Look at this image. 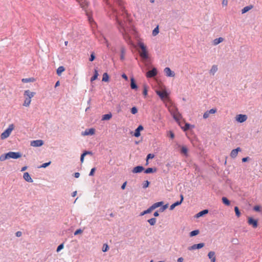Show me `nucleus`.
<instances>
[{
  "label": "nucleus",
  "mask_w": 262,
  "mask_h": 262,
  "mask_svg": "<svg viewBox=\"0 0 262 262\" xmlns=\"http://www.w3.org/2000/svg\"><path fill=\"white\" fill-rule=\"evenodd\" d=\"M113 1L114 3L120 7V12H118L117 10L115 9L112 5H110V7L111 8L115 15L116 23L120 32L123 34L125 32L124 23L119 18V15H121L123 18H127L128 13L123 6V2L122 0Z\"/></svg>",
  "instance_id": "f257e3e1"
},
{
  "label": "nucleus",
  "mask_w": 262,
  "mask_h": 262,
  "mask_svg": "<svg viewBox=\"0 0 262 262\" xmlns=\"http://www.w3.org/2000/svg\"><path fill=\"white\" fill-rule=\"evenodd\" d=\"M138 47L140 57L142 61L145 63L144 66H149L151 63V59L149 56L147 47L142 42H139Z\"/></svg>",
  "instance_id": "f03ea898"
},
{
  "label": "nucleus",
  "mask_w": 262,
  "mask_h": 262,
  "mask_svg": "<svg viewBox=\"0 0 262 262\" xmlns=\"http://www.w3.org/2000/svg\"><path fill=\"white\" fill-rule=\"evenodd\" d=\"M35 95V92H30L29 90H26L24 92L25 100L23 105L28 107L30 105L31 102V98Z\"/></svg>",
  "instance_id": "7ed1b4c3"
},
{
  "label": "nucleus",
  "mask_w": 262,
  "mask_h": 262,
  "mask_svg": "<svg viewBox=\"0 0 262 262\" xmlns=\"http://www.w3.org/2000/svg\"><path fill=\"white\" fill-rule=\"evenodd\" d=\"M14 128V125L13 124H10L8 128L6 129L1 135V138L2 140L7 138L11 134L12 131Z\"/></svg>",
  "instance_id": "20e7f679"
},
{
  "label": "nucleus",
  "mask_w": 262,
  "mask_h": 262,
  "mask_svg": "<svg viewBox=\"0 0 262 262\" xmlns=\"http://www.w3.org/2000/svg\"><path fill=\"white\" fill-rule=\"evenodd\" d=\"M156 93L163 101L169 99L168 94L165 90L157 91Z\"/></svg>",
  "instance_id": "39448f33"
},
{
  "label": "nucleus",
  "mask_w": 262,
  "mask_h": 262,
  "mask_svg": "<svg viewBox=\"0 0 262 262\" xmlns=\"http://www.w3.org/2000/svg\"><path fill=\"white\" fill-rule=\"evenodd\" d=\"M7 156L9 159H16L21 157V154L19 152L10 151L7 153Z\"/></svg>",
  "instance_id": "423d86ee"
},
{
  "label": "nucleus",
  "mask_w": 262,
  "mask_h": 262,
  "mask_svg": "<svg viewBox=\"0 0 262 262\" xmlns=\"http://www.w3.org/2000/svg\"><path fill=\"white\" fill-rule=\"evenodd\" d=\"M236 120L240 123L244 122L247 119V116L246 115L239 114L236 115L235 117Z\"/></svg>",
  "instance_id": "0eeeda50"
},
{
  "label": "nucleus",
  "mask_w": 262,
  "mask_h": 262,
  "mask_svg": "<svg viewBox=\"0 0 262 262\" xmlns=\"http://www.w3.org/2000/svg\"><path fill=\"white\" fill-rule=\"evenodd\" d=\"M248 223L249 225H251L254 228H256L258 226L257 221L251 217H248Z\"/></svg>",
  "instance_id": "6e6552de"
},
{
  "label": "nucleus",
  "mask_w": 262,
  "mask_h": 262,
  "mask_svg": "<svg viewBox=\"0 0 262 262\" xmlns=\"http://www.w3.org/2000/svg\"><path fill=\"white\" fill-rule=\"evenodd\" d=\"M43 144V141L41 140H33L31 142V146L33 147L41 146Z\"/></svg>",
  "instance_id": "1a4fd4ad"
},
{
  "label": "nucleus",
  "mask_w": 262,
  "mask_h": 262,
  "mask_svg": "<svg viewBox=\"0 0 262 262\" xmlns=\"http://www.w3.org/2000/svg\"><path fill=\"white\" fill-rule=\"evenodd\" d=\"M157 74V71L156 68H153L152 70L149 71L146 73V76L148 78H151L155 76Z\"/></svg>",
  "instance_id": "9d476101"
},
{
  "label": "nucleus",
  "mask_w": 262,
  "mask_h": 262,
  "mask_svg": "<svg viewBox=\"0 0 262 262\" xmlns=\"http://www.w3.org/2000/svg\"><path fill=\"white\" fill-rule=\"evenodd\" d=\"M164 72L168 77H174L175 75L174 72L172 71L168 67H166L164 69Z\"/></svg>",
  "instance_id": "9b49d317"
},
{
  "label": "nucleus",
  "mask_w": 262,
  "mask_h": 262,
  "mask_svg": "<svg viewBox=\"0 0 262 262\" xmlns=\"http://www.w3.org/2000/svg\"><path fill=\"white\" fill-rule=\"evenodd\" d=\"M180 197H181V200L180 201H177V202H175L174 203H173L170 206V210H173L175 208V207L180 205L182 203V202L184 200L183 195L182 194H181Z\"/></svg>",
  "instance_id": "f8f14e48"
},
{
  "label": "nucleus",
  "mask_w": 262,
  "mask_h": 262,
  "mask_svg": "<svg viewBox=\"0 0 262 262\" xmlns=\"http://www.w3.org/2000/svg\"><path fill=\"white\" fill-rule=\"evenodd\" d=\"M95 129L93 128H91L86 129L82 134L83 136L93 135L95 134Z\"/></svg>",
  "instance_id": "ddd939ff"
},
{
  "label": "nucleus",
  "mask_w": 262,
  "mask_h": 262,
  "mask_svg": "<svg viewBox=\"0 0 262 262\" xmlns=\"http://www.w3.org/2000/svg\"><path fill=\"white\" fill-rule=\"evenodd\" d=\"M241 151V149L240 147H237L236 149H233L230 153L231 157L232 158H235L237 156L238 152Z\"/></svg>",
  "instance_id": "4468645a"
},
{
  "label": "nucleus",
  "mask_w": 262,
  "mask_h": 262,
  "mask_svg": "<svg viewBox=\"0 0 262 262\" xmlns=\"http://www.w3.org/2000/svg\"><path fill=\"white\" fill-rule=\"evenodd\" d=\"M204 246V243H200L198 244H194V245H192V246H191L190 247H189L188 249L190 250H195L196 249L202 248Z\"/></svg>",
  "instance_id": "2eb2a0df"
},
{
  "label": "nucleus",
  "mask_w": 262,
  "mask_h": 262,
  "mask_svg": "<svg viewBox=\"0 0 262 262\" xmlns=\"http://www.w3.org/2000/svg\"><path fill=\"white\" fill-rule=\"evenodd\" d=\"M143 129V127L142 125H139L137 128L135 130L134 136L136 137H138L140 136V131Z\"/></svg>",
  "instance_id": "dca6fc26"
},
{
  "label": "nucleus",
  "mask_w": 262,
  "mask_h": 262,
  "mask_svg": "<svg viewBox=\"0 0 262 262\" xmlns=\"http://www.w3.org/2000/svg\"><path fill=\"white\" fill-rule=\"evenodd\" d=\"M144 170V168L141 166H138L134 168L132 171L133 173H139L142 172Z\"/></svg>",
  "instance_id": "f3484780"
},
{
  "label": "nucleus",
  "mask_w": 262,
  "mask_h": 262,
  "mask_svg": "<svg viewBox=\"0 0 262 262\" xmlns=\"http://www.w3.org/2000/svg\"><path fill=\"white\" fill-rule=\"evenodd\" d=\"M23 178L27 182H33V180L31 178L29 173L27 172L24 173Z\"/></svg>",
  "instance_id": "a211bd4d"
},
{
  "label": "nucleus",
  "mask_w": 262,
  "mask_h": 262,
  "mask_svg": "<svg viewBox=\"0 0 262 262\" xmlns=\"http://www.w3.org/2000/svg\"><path fill=\"white\" fill-rule=\"evenodd\" d=\"M208 256L210 259L211 262H215L216 258L215 256V253L213 251H210L208 253Z\"/></svg>",
  "instance_id": "6ab92c4d"
},
{
  "label": "nucleus",
  "mask_w": 262,
  "mask_h": 262,
  "mask_svg": "<svg viewBox=\"0 0 262 262\" xmlns=\"http://www.w3.org/2000/svg\"><path fill=\"white\" fill-rule=\"evenodd\" d=\"M125 49L124 47L122 46L121 47V49H120V52H121V54H120V60H123L124 59V55H125Z\"/></svg>",
  "instance_id": "aec40b11"
},
{
  "label": "nucleus",
  "mask_w": 262,
  "mask_h": 262,
  "mask_svg": "<svg viewBox=\"0 0 262 262\" xmlns=\"http://www.w3.org/2000/svg\"><path fill=\"white\" fill-rule=\"evenodd\" d=\"M223 40H224V38L221 37L215 38L213 41V45H214V46L217 45L220 43L222 42Z\"/></svg>",
  "instance_id": "412c9836"
},
{
  "label": "nucleus",
  "mask_w": 262,
  "mask_h": 262,
  "mask_svg": "<svg viewBox=\"0 0 262 262\" xmlns=\"http://www.w3.org/2000/svg\"><path fill=\"white\" fill-rule=\"evenodd\" d=\"M154 208L152 207V205L147 210H144V211L142 212L140 214L141 216H143L146 214L150 213L153 210Z\"/></svg>",
  "instance_id": "4be33fe9"
},
{
  "label": "nucleus",
  "mask_w": 262,
  "mask_h": 262,
  "mask_svg": "<svg viewBox=\"0 0 262 262\" xmlns=\"http://www.w3.org/2000/svg\"><path fill=\"white\" fill-rule=\"evenodd\" d=\"M253 8V6L252 5H249L245 7L242 10V13L244 14L251 10Z\"/></svg>",
  "instance_id": "5701e85b"
},
{
  "label": "nucleus",
  "mask_w": 262,
  "mask_h": 262,
  "mask_svg": "<svg viewBox=\"0 0 262 262\" xmlns=\"http://www.w3.org/2000/svg\"><path fill=\"white\" fill-rule=\"evenodd\" d=\"M168 110L172 116L173 115V114H176L177 112H178L177 110L173 106L169 107Z\"/></svg>",
  "instance_id": "b1692460"
},
{
  "label": "nucleus",
  "mask_w": 262,
  "mask_h": 262,
  "mask_svg": "<svg viewBox=\"0 0 262 262\" xmlns=\"http://www.w3.org/2000/svg\"><path fill=\"white\" fill-rule=\"evenodd\" d=\"M112 117V115L111 113L103 115L102 120H110Z\"/></svg>",
  "instance_id": "393cba45"
},
{
  "label": "nucleus",
  "mask_w": 262,
  "mask_h": 262,
  "mask_svg": "<svg viewBox=\"0 0 262 262\" xmlns=\"http://www.w3.org/2000/svg\"><path fill=\"white\" fill-rule=\"evenodd\" d=\"M131 83H130V87L132 89H137V85L135 83V81L134 80V78L132 77L130 79Z\"/></svg>",
  "instance_id": "a878e982"
},
{
  "label": "nucleus",
  "mask_w": 262,
  "mask_h": 262,
  "mask_svg": "<svg viewBox=\"0 0 262 262\" xmlns=\"http://www.w3.org/2000/svg\"><path fill=\"white\" fill-rule=\"evenodd\" d=\"M208 212V210L207 209L204 210L202 211H200L198 213L196 214V217H199L200 216H202L204 214H207Z\"/></svg>",
  "instance_id": "bb28decb"
},
{
  "label": "nucleus",
  "mask_w": 262,
  "mask_h": 262,
  "mask_svg": "<svg viewBox=\"0 0 262 262\" xmlns=\"http://www.w3.org/2000/svg\"><path fill=\"white\" fill-rule=\"evenodd\" d=\"M172 116L173 118L177 121L179 120L181 118V115L179 112H177L176 114H173Z\"/></svg>",
  "instance_id": "cd10ccee"
},
{
  "label": "nucleus",
  "mask_w": 262,
  "mask_h": 262,
  "mask_svg": "<svg viewBox=\"0 0 262 262\" xmlns=\"http://www.w3.org/2000/svg\"><path fill=\"white\" fill-rule=\"evenodd\" d=\"M172 116L173 118L177 121L179 120L181 118V115L179 112H177L176 114H173Z\"/></svg>",
  "instance_id": "c85d7f7f"
},
{
  "label": "nucleus",
  "mask_w": 262,
  "mask_h": 262,
  "mask_svg": "<svg viewBox=\"0 0 262 262\" xmlns=\"http://www.w3.org/2000/svg\"><path fill=\"white\" fill-rule=\"evenodd\" d=\"M222 202L223 203L227 205V206H229L230 204V201L228 200V199L226 197H223L222 199Z\"/></svg>",
  "instance_id": "c756f323"
},
{
  "label": "nucleus",
  "mask_w": 262,
  "mask_h": 262,
  "mask_svg": "<svg viewBox=\"0 0 262 262\" xmlns=\"http://www.w3.org/2000/svg\"><path fill=\"white\" fill-rule=\"evenodd\" d=\"M109 80V77L108 74L106 73H104L103 74L102 79V80L104 82H107Z\"/></svg>",
  "instance_id": "7c9ffc66"
},
{
  "label": "nucleus",
  "mask_w": 262,
  "mask_h": 262,
  "mask_svg": "<svg viewBox=\"0 0 262 262\" xmlns=\"http://www.w3.org/2000/svg\"><path fill=\"white\" fill-rule=\"evenodd\" d=\"M88 19H89V21L91 25L92 28H93L94 27H95L96 26V23L94 21V20L93 19V18L92 17H91L90 16H89Z\"/></svg>",
  "instance_id": "2f4dec72"
},
{
  "label": "nucleus",
  "mask_w": 262,
  "mask_h": 262,
  "mask_svg": "<svg viewBox=\"0 0 262 262\" xmlns=\"http://www.w3.org/2000/svg\"><path fill=\"white\" fill-rule=\"evenodd\" d=\"M65 70L64 67H59L57 70V74L60 75Z\"/></svg>",
  "instance_id": "473e14b6"
},
{
  "label": "nucleus",
  "mask_w": 262,
  "mask_h": 262,
  "mask_svg": "<svg viewBox=\"0 0 262 262\" xmlns=\"http://www.w3.org/2000/svg\"><path fill=\"white\" fill-rule=\"evenodd\" d=\"M163 202H157V203L154 204L152 205V206L154 208V209H155L162 206L163 205Z\"/></svg>",
  "instance_id": "72a5a7b5"
},
{
  "label": "nucleus",
  "mask_w": 262,
  "mask_h": 262,
  "mask_svg": "<svg viewBox=\"0 0 262 262\" xmlns=\"http://www.w3.org/2000/svg\"><path fill=\"white\" fill-rule=\"evenodd\" d=\"M159 32V29L158 26H157L152 31V34L153 36H156Z\"/></svg>",
  "instance_id": "f704fd0d"
},
{
  "label": "nucleus",
  "mask_w": 262,
  "mask_h": 262,
  "mask_svg": "<svg viewBox=\"0 0 262 262\" xmlns=\"http://www.w3.org/2000/svg\"><path fill=\"white\" fill-rule=\"evenodd\" d=\"M156 221L157 220L155 218H151L150 219H149L147 221L150 225L154 226L155 225Z\"/></svg>",
  "instance_id": "c9c22d12"
},
{
  "label": "nucleus",
  "mask_w": 262,
  "mask_h": 262,
  "mask_svg": "<svg viewBox=\"0 0 262 262\" xmlns=\"http://www.w3.org/2000/svg\"><path fill=\"white\" fill-rule=\"evenodd\" d=\"M156 171V168L153 169L152 168H148L145 170V172L146 173H152V172H154Z\"/></svg>",
  "instance_id": "e433bc0d"
},
{
  "label": "nucleus",
  "mask_w": 262,
  "mask_h": 262,
  "mask_svg": "<svg viewBox=\"0 0 262 262\" xmlns=\"http://www.w3.org/2000/svg\"><path fill=\"white\" fill-rule=\"evenodd\" d=\"M98 71L97 70H95V73H94V76L91 78V81H93L94 80H95L97 77H98Z\"/></svg>",
  "instance_id": "4c0bfd02"
},
{
  "label": "nucleus",
  "mask_w": 262,
  "mask_h": 262,
  "mask_svg": "<svg viewBox=\"0 0 262 262\" xmlns=\"http://www.w3.org/2000/svg\"><path fill=\"white\" fill-rule=\"evenodd\" d=\"M181 152L182 154H183L184 155L186 156L187 155V152H188V149H187V147L185 146H183L181 148Z\"/></svg>",
  "instance_id": "58836bf2"
},
{
  "label": "nucleus",
  "mask_w": 262,
  "mask_h": 262,
  "mask_svg": "<svg viewBox=\"0 0 262 262\" xmlns=\"http://www.w3.org/2000/svg\"><path fill=\"white\" fill-rule=\"evenodd\" d=\"M22 82H24V83H26V82H33L34 81V79L33 78H23L22 80H21Z\"/></svg>",
  "instance_id": "ea45409f"
},
{
  "label": "nucleus",
  "mask_w": 262,
  "mask_h": 262,
  "mask_svg": "<svg viewBox=\"0 0 262 262\" xmlns=\"http://www.w3.org/2000/svg\"><path fill=\"white\" fill-rule=\"evenodd\" d=\"M199 233V230H193V231L190 232L189 234H190V236L192 237V236H194L198 235Z\"/></svg>",
  "instance_id": "a19ab883"
},
{
  "label": "nucleus",
  "mask_w": 262,
  "mask_h": 262,
  "mask_svg": "<svg viewBox=\"0 0 262 262\" xmlns=\"http://www.w3.org/2000/svg\"><path fill=\"white\" fill-rule=\"evenodd\" d=\"M7 159H8L7 153L5 154H3L0 156V161H3Z\"/></svg>",
  "instance_id": "79ce46f5"
},
{
  "label": "nucleus",
  "mask_w": 262,
  "mask_h": 262,
  "mask_svg": "<svg viewBox=\"0 0 262 262\" xmlns=\"http://www.w3.org/2000/svg\"><path fill=\"white\" fill-rule=\"evenodd\" d=\"M234 211H235V214L237 216V217H239L241 216V212L239 210L238 207L235 206L234 207Z\"/></svg>",
  "instance_id": "37998d69"
},
{
  "label": "nucleus",
  "mask_w": 262,
  "mask_h": 262,
  "mask_svg": "<svg viewBox=\"0 0 262 262\" xmlns=\"http://www.w3.org/2000/svg\"><path fill=\"white\" fill-rule=\"evenodd\" d=\"M217 68L216 67H213L210 70V73L212 75H214V73L217 71Z\"/></svg>",
  "instance_id": "c03bdc74"
},
{
  "label": "nucleus",
  "mask_w": 262,
  "mask_h": 262,
  "mask_svg": "<svg viewBox=\"0 0 262 262\" xmlns=\"http://www.w3.org/2000/svg\"><path fill=\"white\" fill-rule=\"evenodd\" d=\"M137 112H138V110L136 107H133L131 108V113L133 114H136V113H137Z\"/></svg>",
  "instance_id": "a18cd8bd"
},
{
  "label": "nucleus",
  "mask_w": 262,
  "mask_h": 262,
  "mask_svg": "<svg viewBox=\"0 0 262 262\" xmlns=\"http://www.w3.org/2000/svg\"><path fill=\"white\" fill-rule=\"evenodd\" d=\"M143 94L146 96L147 95V86L146 85H144V90L143 92Z\"/></svg>",
  "instance_id": "49530a36"
},
{
  "label": "nucleus",
  "mask_w": 262,
  "mask_h": 262,
  "mask_svg": "<svg viewBox=\"0 0 262 262\" xmlns=\"http://www.w3.org/2000/svg\"><path fill=\"white\" fill-rule=\"evenodd\" d=\"M189 127H190V124H188V123H186L185 125V126L182 127V129L184 131H186V130H188L189 128Z\"/></svg>",
  "instance_id": "de8ad7c7"
},
{
  "label": "nucleus",
  "mask_w": 262,
  "mask_h": 262,
  "mask_svg": "<svg viewBox=\"0 0 262 262\" xmlns=\"http://www.w3.org/2000/svg\"><path fill=\"white\" fill-rule=\"evenodd\" d=\"M149 184V182L148 181H144V182L143 183V187L144 188H146L148 187Z\"/></svg>",
  "instance_id": "09e8293b"
},
{
  "label": "nucleus",
  "mask_w": 262,
  "mask_h": 262,
  "mask_svg": "<svg viewBox=\"0 0 262 262\" xmlns=\"http://www.w3.org/2000/svg\"><path fill=\"white\" fill-rule=\"evenodd\" d=\"M207 111L210 114H213L216 112V108H212V109L210 110L209 111Z\"/></svg>",
  "instance_id": "8fccbe9b"
},
{
  "label": "nucleus",
  "mask_w": 262,
  "mask_h": 262,
  "mask_svg": "<svg viewBox=\"0 0 262 262\" xmlns=\"http://www.w3.org/2000/svg\"><path fill=\"white\" fill-rule=\"evenodd\" d=\"M95 54L94 53H92L91 54L90 57L89 58V60L91 61H93L95 59Z\"/></svg>",
  "instance_id": "3c124183"
},
{
  "label": "nucleus",
  "mask_w": 262,
  "mask_h": 262,
  "mask_svg": "<svg viewBox=\"0 0 262 262\" xmlns=\"http://www.w3.org/2000/svg\"><path fill=\"white\" fill-rule=\"evenodd\" d=\"M63 248V244H61L60 245H59L57 248V252L60 251L61 249Z\"/></svg>",
  "instance_id": "603ef678"
},
{
  "label": "nucleus",
  "mask_w": 262,
  "mask_h": 262,
  "mask_svg": "<svg viewBox=\"0 0 262 262\" xmlns=\"http://www.w3.org/2000/svg\"><path fill=\"white\" fill-rule=\"evenodd\" d=\"M154 158V155L153 154H149L147 155V157H146V161L147 162L148 159H152Z\"/></svg>",
  "instance_id": "864d4df0"
},
{
  "label": "nucleus",
  "mask_w": 262,
  "mask_h": 262,
  "mask_svg": "<svg viewBox=\"0 0 262 262\" xmlns=\"http://www.w3.org/2000/svg\"><path fill=\"white\" fill-rule=\"evenodd\" d=\"M209 115L210 114L208 112V111H206V112L204 113L203 115V118L204 119H207L209 117Z\"/></svg>",
  "instance_id": "5fc2aeb1"
},
{
  "label": "nucleus",
  "mask_w": 262,
  "mask_h": 262,
  "mask_svg": "<svg viewBox=\"0 0 262 262\" xmlns=\"http://www.w3.org/2000/svg\"><path fill=\"white\" fill-rule=\"evenodd\" d=\"M82 232V230L80 229H79L75 231V232H74V235H76L79 234H81Z\"/></svg>",
  "instance_id": "6e6d98bb"
},
{
  "label": "nucleus",
  "mask_w": 262,
  "mask_h": 262,
  "mask_svg": "<svg viewBox=\"0 0 262 262\" xmlns=\"http://www.w3.org/2000/svg\"><path fill=\"white\" fill-rule=\"evenodd\" d=\"M108 247L107 245H106V244H104V245H103V248H102V251H103V252H105V251H106L107 250V249H108Z\"/></svg>",
  "instance_id": "4d7b16f0"
},
{
  "label": "nucleus",
  "mask_w": 262,
  "mask_h": 262,
  "mask_svg": "<svg viewBox=\"0 0 262 262\" xmlns=\"http://www.w3.org/2000/svg\"><path fill=\"white\" fill-rule=\"evenodd\" d=\"M253 209L255 211H260V207L259 206H255L253 208Z\"/></svg>",
  "instance_id": "13d9d810"
},
{
  "label": "nucleus",
  "mask_w": 262,
  "mask_h": 262,
  "mask_svg": "<svg viewBox=\"0 0 262 262\" xmlns=\"http://www.w3.org/2000/svg\"><path fill=\"white\" fill-rule=\"evenodd\" d=\"M95 170H96L95 168H93L92 169H91V171L89 173V176H93L94 175V172L95 171Z\"/></svg>",
  "instance_id": "bf43d9fd"
},
{
  "label": "nucleus",
  "mask_w": 262,
  "mask_h": 262,
  "mask_svg": "<svg viewBox=\"0 0 262 262\" xmlns=\"http://www.w3.org/2000/svg\"><path fill=\"white\" fill-rule=\"evenodd\" d=\"M102 38H103V42L105 43L107 47H108L109 43L108 42L107 40L104 36H102Z\"/></svg>",
  "instance_id": "052dcab7"
},
{
  "label": "nucleus",
  "mask_w": 262,
  "mask_h": 262,
  "mask_svg": "<svg viewBox=\"0 0 262 262\" xmlns=\"http://www.w3.org/2000/svg\"><path fill=\"white\" fill-rule=\"evenodd\" d=\"M50 163H51V162H49L48 163H45L41 166V167L45 168V167H47L48 166H49L50 164Z\"/></svg>",
  "instance_id": "680f3d73"
},
{
  "label": "nucleus",
  "mask_w": 262,
  "mask_h": 262,
  "mask_svg": "<svg viewBox=\"0 0 262 262\" xmlns=\"http://www.w3.org/2000/svg\"><path fill=\"white\" fill-rule=\"evenodd\" d=\"M85 154H84L83 153L81 155V157H80V161L81 163H83V161H84V156H85Z\"/></svg>",
  "instance_id": "e2e57ef3"
},
{
  "label": "nucleus",
  "mask_w": 262,
  "mask_h": 262,
  "mask_svg": "<svg viewBox=\"0 0 262 262\" xmlns=\"http://www.w3.org/2000/svg\"><path fill=\"white\" fill-rule=\"evenodd\" d=\"M228 4V0H223L222 5L223 6H227Z\"/></svg>",
  "instance_id": "0e129e2a"
},
{
  "label": "nucleus",
  "mask_w": 262,
  "mask_h": 262,
  "mask_svg": "<svg viewBox=\"0 0 262 262\" xmlns=\"http://www.w3.org/2000/svg\"><path fill=\"white\" fill-rule=\"evenodd\" d=\"M21 235H22V233H21V232H20V231H17V232H16V236L17 237H20V236H21Z\"/></svg>",
  "instance_id": "69168bd1"
},
{
  "label": "nucleus",
  "mask_w": 262,
  "mask_h": 262,
  "mask_svg": "<svg viewBox=\"0 0 262 262\" xmlns=\"http://www.w3.org/2000/svg\"><path fill=\"white\" fill-rule=\"evenodd\" d=\"M122 77L123 78H124L125 80H128V78H127V76H126V74H122Z\"/></svg>",
  "instance_id": "338daca9"
},
{
  "label": "nucleus",
  "mask_w": 262,
  "mask_h": 262,
  "mask_svg": "<svg viewBox=\"0 0 262 262\" xmlns=\"http://www.w3.org/2000/svg\"><path fill=\"white\" fill-rule=\"evenodd\" d=\"M83 154H85V155H93V153L91 151H85L83 152Z\"/></svg>",
  "instance_id": "774afa93"
}]
</instances>
